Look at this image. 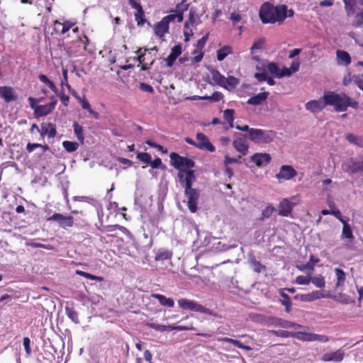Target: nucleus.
I'll use <instances>...</instances> for the list:
<instances>
[{"instance_id":"f257e3e1","label":"nucleus","mask_w":363,"mask_h":363,"mask_svg":"<svg viewBox=\"0 0 363 363\" xmlns=\"http://www.w3.org/2000/svg\"><path fill=\"white\" fill-rule=\"evenodd\" d=\"M294 11L287 10V6L280 5L274 6L269 3H264L259 10V18L263 23H275L283 22L287 16H292Z\"/></svg>"},{"instance_id":"f03ea898","label":"nucleus","mask_w":363,"mask_h":363,"mask_svg":"<svg viewBox=\"0 0 363 363\" xmlns=\"http://www.w3.org/2000/svg\"><path fill=\"white\" fill-rule=\"evenodd\" d=\"M187 9L186 5L178 4L173 13L163 17L160 22L155 25V34L159 38H162L168 33L170 22L177 21L180 23L183 21V11L187 10Z\"/></svg>"},{"instance_id":"7ed1b4c3","label":"nucleus","mask_w":363,"mask_h":363,"mask_svg":"<svg viewBox=\"0 0 363 363\" xmlns=\"http://www.w3.org/2000/svg\"><path fill=\"white\" fill-rule=\"evenodd\" d=\"M324 99L326 101V106H334L336 111H345L347 107L357 108L358 103L352 101L351 99L346 94H338L333 91H326L324 93Z\"/></svg>"},{"instance_id":"20e7f679","label":"nucleus","mask_w":363,"mask_h":363,"mask_svg":"<svg viewBox=\"0 0 363 363\" xmlns=\"http://www.w3.org/2000/svg\"><path fill=\"white\" fill-rule=\"evenodd\" d=\"M275 135L273 130L251 128L247 138L256 144H267L273 141Z\"/></svg>"},{"instance_id":"39448f33","label":"nucleus","mask_w":363,"mask_h":363,"mask_svg":"<svg viewBox=\"0 0 363 363\" xmlns=\"http://www.w3.org/2000/svg\"><path fill=\"white\" fill-rule=\"evenodd\" d=\"M179 306L184 310H190L195 312L209 314L214 315V313L199 304L198 302L187 298H180L178 300Z\"/></svg>"},{"instance_id":"423d86ee","label":"nucleus","mask_w":363,"mask_h":363,"mask_svg":"<svg viewBox=\"0 0 363 363\" xmlns=\"http://www.w3.org/2000/svg\"><path fill=\"white\" fill-rule=\"evenodd\" d=\"M342 169L350 175L363 176V158L362 160L350 158L342 164Z\"/></svg>"},{"instance_id":"0eeeda50","label":"nucleus","mask_w":363,"mask_h":363,"mask_svg":"<svg viewBox=\"0 0 363 363\" xmlns=\"http://www.w3.org/2000/svg\"><path fill=\"white\" fill-rule=\"evenodd\" d=\"M172 164L177 169H184L183 168H192L194 167V162L188 157L179 155L177 153L172 152L169 155Z\"/></svg>"},{"instance_id":"6e6552de","label":"nucleus","mask_w":363,"mask_h":363,"mask_svg":"<svg viewBox=\"0 0 363 363\" xmlns=\"http://www.w3.org/2000/svg\"><path fill=\"white\" fill-rule=\"evenodd\" d=\"M185 195L187 198V206L189 210L194 213L197 211L198 200L199 198V191L196 189H185Z\"/></svg>"},{"instance_id":"1a4fd4ad","label":"nucleus","mask_w":363,"mask_h":363,"mask_svg":"<svg viewBox=\"0 0 363 363\" xmlns=\"http://www.w3.org/2000/svg\"><path fill=\"white\" fill-rule=\"evenodd\" d=\"M50 99L51 100L50 103L45 105H40L36 108L35 115L36 118L46 116L51 113L55 108L57 104V99L54 96H50Z\"/></svg>"},{"instance_id":"9d476101","label":"nucleus","mask_w":363,"mask_h":363,"mask_svg":"<svg viewBox=\"0 0 363 363\" xmlns=\"http://www.w3.org/2000/svg\"><path fill=\"white\" fill-rule=\"evenodd\" d=\"M178 179L185 189H187L191 188L196 178L193 170L180 169L178 173Z\"/></svg>"},{"instance_id":"9b49d317","label":"nucleus","mask_w":363,"mask_h":363,"mask_svg":"<svg viewBox=\"0 0 363 363\" xmlns=\"http://www.w3.org/2000/svg\"><path fill=\"white\" fill-rule=\"evenodd\" d=\"M196 147L201 150L213 152L216 150L214 145L210 142L208 138L202 133L196 135Z\"/></svg>"},{"instance_id":"f8f14e48","label":"nucleus","mask_w":363,"mask_h":363,"mask_svg":"<svg viewBox=\"0 0 363 363\" xmlns=\"http://www.w3.org/2000/svg\"><path fill=\"white\" fill-rule=\"evenodd\" d=\"M246 138H247V135L236 133L233 143L234 148L242 155H245L248 152V145L246 143Z\"/></svg>"},{"instance_id":"ddd939ff","label":"nucleus","mask_w":363,"mask_h":363,"mask_svg":"<svg viewBox=\"0 0 363 363\" xmlns=\"http://www.w3.org/2000/svg\"><path fill=\"white\" fill-rule=\"evenodd\" d=\"M297 174V172L291 165H282L280 167L279 173L276 174V178L279 181L281 180H290Z\"/></svg>"},{"instance_id":"4468645a","label":"nucleus","mask_w":363,"mask_h":363,"mask_svg":"<svg viewBox=\"0 0 363 363\" xmlns=\"http://www.w3.org/2000/svg\"><path fill=\"white\" fill-rule=\"evenodd\" d=\"M49 220H55L62 228H70L74 225V218L72 216H65L60 213H54L48 218Z\"/></svg>"},{"instance_id":"2eb2a0df","label":"nucleus","mask_w":363,"mask_h":363,"mask_svg":"<svg viewBox=\"0 0 363 363\" xmlns=\"http://www.w3.org/2000/svg\"><path fill=\"white\" fill-rule=\"evenodd\" d=\"M326 106V101L324 96L318 100H311L305 105L306 109L313 113L320 112Z\"/></svg>"},{"instance_id":"dca6fc26","label":"nucleus","mask_w":363,"mask_h":363,"mask_svg":"<svg viewBox=\"0 0 363 363\" xmlns=\"http://www.w3.org/2000/svg\"><path fill=\"white\" fill-rule=\"evenodd\" d=\"M267 69L270 74L277 78H282L284 77H290V73L288 72L287 67L280 69L278 65L275 62H270L267 65Z\"/></svg>"},{"instance_id":"f3484780","label":"nucleus","mask_w":363,"mask_h":363,"mask_svg":"<svg viewBox=\"0 0 363 363\" xmlns=\"http://www.w3.org/2000/svg\"><path fill=\"white\" fill-rule=\"evenodd\" d=\"M345 355V351L342 349H339L335 352L323 354L321 359L323 362H340L343 360Z\"/></svg>"},{"instance_id":"a211bd4d","label":"nucleus","mask_w":363,"mask_h":363,"mask_svg":"<svg viewBox=\"0 0 363 363\" xmlns=\"http://www.w3.org/2000/svg\"><path fill=\"white\" fill-rule=\"evenodd\" d=\"M328 296L325 295L322 292L319 291H315L311 293L307 294H299L296 295L295 296L296 299H298L303 302H311L315 300L321 298H326Z\"/></svg>"},{"instance_id":"6ab92c4d","label":"nucleus","mask_w":363,"mask_h":363,"mask_svg":"<svg viewBox=\"0 0 363 363\" xmlns=\"http://www.w3.org/2000/svg\"><path fill=\"white\" fill-rule=\"evenodd\" d=\"M271 156L268 153H255L251 157V161L257 167L265 166L271 161Z\"/></svg>"},{"instance_id":"aec40b11","label":"nucleus","mask_w":363,"mask_h":363,"mask_svg":"<svg viewBox=\"0 0 363 363\" xmlns=\"http://www.w3.org/2000/svg\"><path fill=\"white\" fill-rule=\"evenodd\" d=\"M271 325L275 327H279L283 328H300L299 325L296 324L291 321L284 320L279 318H273L271 319Z\"/></svg>"},{"instance_id":"412c9836","label":"nucleus","mask_w":363,"mask_h":363,"mask_svg":"<svg viewBox=\"0 0 363 363\" xmlns=\"http://www.w3.org/2000/svg\"><path fill=\"white\" fill-rule=\"evenodd\" d=\"M0 97L6 103H9L16 99L13 88L10 86H0Z\"/></svg>"},{"instance_id":"4be33fe9","label":"nucleus","mask_w":363,"mask_h":363,"mask_svg":"<svg viewBox=\"0 0 363 363\" xmlns=\"http://www.w3.org/2000/svg\"><path fill=\"white\" fill-rule=\"evenodd\" d=\"M182 54V46L181 45H177L174 46L171 52L167 57L166 61H167V65L168 67H172L176 59Z\"/></svg>"},{"instance_id":"5701e85b","label":"nucleus","mask_w":363,"mask_h":363,"mask_svg":"<svg viewBox=\"0 0 363 363\" xmlns=\"http://www.w3.org/2000/svg\"><path fill=\"white\" fill-rule=\"evenodd\" d=\"M269 94V93L267 91L259 93L248 99L247 104L254 106L260 105L267 100Z\"/></svg>"},{"instance_id":"b1692460","label":"nucleus","mask_w":363,"mask_h":363,"mask_svg":"<svg viewBox=\"0 0 363 363\" xmlns=\"http://www.w3.org/2000/svg\"><path fill=\"white\" fill-rule=\"evenodd\" d=\"M337 62L340 65L347 66L351 63V57L348 52L344 50H337Z\"/></svg>"},{"instance_id":"393cba45","label":"nucleus","mask_w":363,"mask_h":363,"mask_svg":"<svg viewBox=\"0 0 363 363\" xmlns=\"http://www.w3.org/2000/svg\"><path fill=\"white\" fill-rule=\"evenodd\" d=\"M151 296L158 300L161 306L172 308L174 306V301L172 298H167L165 296L160 294H152Z\"/></svg>"},{"instance_id":"a878e982","label":"nucleus","mask_w":363,"mask_h":363,"mask_svg":"<svg viewBox=\"0 0 363 363\" xmlns=\"http://www.w3.org/2000/svg\"><path fill=\"white\" fill-rule=\"evenodd\" d=\"M129 5L134 9L137 10V13L135 14V19L138 25H143V21L139 20V17L144 16V12L141 5L135 0H128Z\"/></svg>"},{"instance_id":"bb28decb","label":"nucleus","mask_w":363,"mask_h":363,"mask_svg":"<svg viewBox=\"0 0 363 363\" xmlns=\"http://www.w3.org/2000/svg\"><path fill=\"white\" fill-rule=\"evenodd\" d=\"M238 84V79L235 77L230 76L228 77H225L223 84L221 85V87H223L228 91H232L235 89Z\"/></svg>"},{"instance_id":"cd10ccee","label":"nucleus","mask_w":363,"mask_h":363,"mask_svg":"<svg viewBox=\"0 0 363 363\" xmlns=\"http://www.w3.org/2000/svg\"><path fill=\"white\" fill-rule=\"evenodd\" d=\"M342 1L347 16H353L356 12L357 0H342Z\"/></svg>"},{"instance_id":"c85d7f7f","label":"nucleus","mask_w":363,"mask_h":363,"mask_svg":"<svg viewBox=\"0 0 363 363\" xmlns=\"http://www.w3.org/2000/svg\"><path fill=\"white\" fill-rule=\"evenodd\" d=\"M293 207L290 204V201L288 199H284L280 203L279 206V214L281 216H288L292 211Z\"/></svg>"},{"instance_id":"c756f323","label":"nucleus","mask_w":363,"mask_h":363,"mask_svg":"<svg viewBox=\"0 0 363 363\" xmlns=\"http://www.w3.org/2000/svg\"><path fill=\"white\" fill-rule=\"evenodd\" d=\"M341 238L342 239H347L350 243L353 242L354 237L352 234V228L349 224H345L343 226Z\"/></svg>"},{"instance_id":"7c9ffc66","label":"nucleus","mask_w":363,"mask_h":363,"mask_svg":"<svg viewBox=\"0 0 363 363\" xmlns=\"http://www.w3.org/2000/svg\"><path fill=\"white\" fill-rule=\"evenodd\" d=\"M233 52L232 48L229 45H225L217 50V59L218 61H223L228 55Z\"/></svg>"},{"instance_id":"2f4dec72","label":"nucleus","mask_w":363,"mask_h":363,"mask_svg":"<svg viewBox=\"0 0 363 363\" xmlns=\"http://www.w3.org/2000/svg\"><path fill=\"white\" fill-rule=\"evenodd\" d=\"M351 25L354 28H363V10L355 12Z\"/></svg>"},{"instance_id":"473e14b6","label":"nucleus","mask_w":363,"mask_h":363,"mask_svg":"<svg viewBox=\"0 0 363 363\" xmlns=\"http://www.w3.org/2000/svg\"><path fill=\"white\" fill-rule=\"evenodd\" d=\"M77 100L80 102L82 108L87 110L90 114L94 116L95 118H99V113L91 109L90 104L86 99L77 97Z\"/></svg>"},{"instance_id":"72a5a7b5","label":"nucleus","mask_w":363,"mask_h":363,"mask_svg":"<svg viewBox=\"0 0 363 363\" xmlns=\"http://www.w3.org/2000/svg\"><path fill=\"white\" fill-rule=\"evenodd\" d=\"M347 141L359 147H363V137L350 133L346 135Z\"/></svg>"},{"instance_id":"f704fd0d","label":"nucleus","mask_w":363,"mask_h":363,"mask_svg":"<svg viewBox=\"0 0 363 363\" xmlns=\"http://www.w3.org/2000/svg\"><path fill=\"white\" fill-rule=\"evenodd\" d=\"M211 74L212 80L216 84L220 86H221V85L223 84V81L225 77L221 74L218 70L212 69L211 71Z\"/></svg>"},{"instance_id":"c9c22d12","label":"nucleus","mask_w":363,"mask_h":363,"mask_svg":"<svg viewBox=\"0 0 363 363\" xmlns=\"http://www.w3.org/2000/svg\"><path fill=\"white\" fill-rule=\"evenodd\" d=\"M65 313L67 317L74 323H79V320L78 318L77 312L74 309V308L66 306L65 307Z\"/></svg>"},{"instance_id":"e433bc0d","label":"nucleus","mask_w":363,"mask_h":363,"mask_svg":"<svg viewBox=\"0 0 363 363\" xmlns=\"http://www.w3.org/2000/svg\"><path fill=\"white\" fill-rule=\"evenodd\" d=\"M335 272L337 277L336 287L343 286L345 281L346 275L343 270L337 268L335 269Z\"/></svg>"},{"instance_id":"4c0bfd02","label":"nucleus","mask_w":363,"mask_h":363,"mask_svg":"<svg viewBox=\"0 0 363 363\" xmlns=\"http://www.w3.org/2000/svg\"><path fill=\"white\" fill-rule=\"evenodd\" d=\"M146 325L150 328L154 329L160 332L170 331V325H164L151 322L146 323Z\"/></svg>"},{"instance_id":"58836bf2","label":"nucleus","mask_w":363,"mask_h":363,"mask_svg":"<svg viewBox=\"0 0 363 363\" xmlns=\"http://www.w3.org/2000/svg\"><path fill=\"white\" fill-rule=\"evenodd\" d=\"M62 146L67 152H72L78 149L79 144L77 142L66 140L62 143Z\"/></svg>"},{"instance_id":"ea45409f","label":"nucleus","mask_w":363,"mask_h":363,"mask_svg":"<svg viewBox=\"0 0 363 363\" xmlns=\"http://www.w3.org/2000/svg\"><path fill=\"white\" fill-rule=\"evenodd\" d=\"M54 25L56 26H62V28L61 30L62 34H65L71 28L74 26V23L72 21H65L63 23H60L59 21L56 20L54 21Z\"/></svg>"},{"instance_id":"a19ab883","label":"nucleus","mask_w":363,"mask_h":363,"mask_svg":"<svg viewBox=\"0 0 363 363\" xmlns=\"http://www.w3.org/2000/svg\"><path fill=\"white\" fill-rule=\"evenodd\" d=\"M73 128L74 133L78 139L81 143L84 142V137L83 134V128L81 125L77 123V122H74L73 124Z\"/></svg>"},{"instance_id":"79ce46f5","label":"nucleus","mask_w":363,"mask_h":363,"mask_svg":"<svg viewBox=\"0 0 363 363\" xmlns=\"http://www.w3.org/2000/svg\"><path fill=\"white\" fill-rule=\"evenodd\" d=\"M56 133V129L54 127L52 126L51 128L49 129L47 125H42L40 134L41 136L48 135L49 138H53L55 136Z\"/></svg>"},{"instance_id":"37998d69","label":"nucleus","mask_w":363,"mask_h":363,"mask_svg":"<svg viewBox=\"0 0 363 363\" xmlns=\"http://www.w3.org/2000/svg\"><path fill=\"white\" fill-rule=\"evenodd\" d=\"M294 337H296V338H298V340H301L302 341L312 342L313 337V333L299 332V333H294Z\"/></svg>"},{"instance_id":"c03bdc74","label":"nucleus","mask_w":363,"mask_h":363,"mask_svg":"<svg viewBox=\"0 0 363 363\" xmlns=\"http://www.w3.org/2000/svg\"><path fill=\"white\" fill-rule=\"evenodd\" d=\"M223 117L229 123L230 127L233 126L234 111L233 109H226L224 111Z\"/></svg>"},{"instance_id":"a18cd8bd","label":"nucleus","mask_w":363,"mask_h":363,"mask_svg":"<svg viewBox=\"0 0 363 363\" xmlns=\"http://www.w3.org/2000/svg\"><path fill=\"white\" fill-rule=\"evenodd\" d=\"M311 281L318 288H323L325 285V279L323 276L311 277Z\"/></svg>"},{"instance_id":"49530a36","label":"nucleus","mask_w":363,"mask_h":363,"mask_svg":"<svg viewBox=\"0 0 363 363\" xmlns=\"http://www.w3.org/2000/svg\"><path fill=\"white\" fill-rule=\"evenodd\" d=\"M171 256L172 254L167 250L159 251L155 256V260L163 261L165 259H170Z\"/></svg>"},{"instance_id":"de8ad7c7","label":"nucleus","mask_w":363,"mask_h":363,"mask_svg":"<svg viewBox=\"0 0 363 363\" xmlns=\"http://www.w3.org/2000/svg\"><path fill=\"white\" fill-rule=\"evenodd\" d=\"M208 38V35L207 34L199 40V41L196 44V48L195 50L194 51V54H196L197 52V51H202L203 48H204V46L206 43Z\"/></svg>"},{"instance_id":"09e8293b","label":"nucleus","mask_w":363,"mask_h":363,"mask_svg":"<svg viewBox=\"0 0 363 363\" xmlns=\"http://www.w3.org/2000/svg\"><path fill=\"white\" fill-rule=\"evenodd\" d=\"M76 274L91 280L101 281L102 279L100 277H97L80 270H77Z\"/></svg>"},{"instance_id":"8fccbe9b","label":"nucleus","mask_w":363,"mask_h":363,"mask_svg":"<svg viewBox=\"0 0 363 363\" xmlns=\"http://www.w3.org/2000/svg\"><path fill=\"white\" fill-rule=\"evenodd\" d=\"M270 333L277 337H289L291 336L294 337V333H290L286 330H270Z\"/></svg>"},{"instance_id":"3c124183","label":"nucleus","mask_w":363,"mask_h":363,"mask_svg":"<svg viewBox=\"0 0 363 363\" xmlns=\"http://www.w3.org/2000/svg\"><path fill=\"white\" fill-rule=\"evenodd\" d=\"M137 158L145 164H150L151 162V156L146 152H138Z\"/></svg>"},{"instance_id":"603ef678","label":"nucleus","mask_w":363,"mask_h":363,"mask_svg":"<svg viewBox=\"0 0 363 363\" xmlns=\"http://www.w3.org/2000/svg\"><path fill=\"white\" fill-rule=\"evenodd\" d=\"M281 296L283 297L284 299L281 301V303L283 306L286 307V311L289 313L291 311V303L289 296L284 293H281Z\"/></svg>"},{"instance_id":"864d4df0","label":"nucleus","mask_w":363,"mask_h":363,"mask_svg":"<svg viewBox=\"0 0 363 363\" xmlns=\"http://www.w3.org/2000/svg\"><path fill=\"white\" fill-rule=\"evenodd\" d=\"M264 43L265 39L264 38H259L257 40H256L251 48V53H253L257 50H261Z\"/></svg>"},{"instance_id":"5fc2aeb1","label":"nucleus","mask_w":363,"mask_h":363,"mask_svg":"<svg viewBox=\"0 0 363 363\" xmlns=\"http://www.w3.org/2000/svg\"><path fill=\"white\" fill-rule=\"evenodd\" d=\"M296 268L298 269H299L300 271L301 272H313L314 270V268H313V264H311V262H307L306 264H298V265H296Z\"/></svg>"},{"instance_id":"6e6d98bb","label":"nucleus","mask_w":363,"mask_h":363,"mask_svg":"<svg viewBox=\"0 0 363 363\" xmlns=\"http://www.w3.org/2000/svg\"><path fill=\"white\" fill-rule=\"evenodd\" d=\"M311 282L310 276H298L296 278V283L299 285H308Z\"/></svg>"},{"instance_id":"4d7b16f0","label":"nucleus","mask_w":363,"mask_h":363,"mask_svg":"<svg viewBox=\"0 0 363 363\" xmlns=\"http://www.w3.org/2000/svg\"><path fill=\"white\" fill-rule=\"evenodd\" d=\"M194 328L192 325H170V331L172 330H178V331H185V330H194Z\"/></svg>"},{"instance_id":"13d9d810","label":"nucleus","mask_w":363,"mask_h":363,"mask_svg":"<svg viewBox=\"0 0 363 363\" xmlns=\"http://www.w3.org/2000/svg\"><path fill=\"white\" fill-rule=\"evenodd\" d=\"M116 229L120 230L123 233L130 234V232L123 226L119 225H108L106 228V231L111 232Z\"/></svg>"},{"instance_id":"bf43d9fd","label":"nucleus","mask_w":363,"mask_h":363,"mask_svg":"<svg viewBox=\"0 0 363 363\" xmlns=\"http://www.w3.org/2000/svg\"><path fill=\"white\" fill-rule=\"evenodd\" d=\"M150 164L154 169H163L164 168V166L162 164V160L159 157H157L153 161L151 160V162L150 163Z\"/></svg>"},{"instance_id":"052dcab7","label":"nucleus","mask_w":363,"mask_h":363,"mask_svg":"<svg viewBox=\"0 0 363 363\" xmlns=\"http://www.w3.org/2000/svg\"><path fill=\"white\" fill-rule=\"evenodd\" d=\"M299 67H300V62L299 61H294V62H292V63L291 64L290 67L288 68V72L290 73V76H291V74L293 73L296 72L299 69Z\"/></svg>"},{"instance_id":"680f3d73","label":"nucleus","mask_w":363,"mask_h":363,"mask_svg":"<svg viewBox=\"0 0 363 363\" xmlns=\"http://www.w3.org/2000/svg\"><path fill=\"white\" fill-rule=\"evenodd\" d=\"M252 264L254 267V270L256 272L260 273L262 271L265 269V267L262 265L259 261H257L255 259H253L252 261Z\"/></svg>"},{"instance_id":"e2e57ef3","label":"nucleus","mask_w":363,"mask_h":363,"mask_svg":"<svg viewBox=\"0 0 363 363\" xmlns=\"http://www.w3.org/2000/svg\"><path fill=\"white\" fill-rule=\"evenodd\" d=\"M41 100L42 99H36L33 98V97H29L28 98V101H29V104H30V106L34 111V115H35V109H36V108L40 106V105H38V103L41 101Z\"/></svg>"},{"instance_id":"0e129e2a","label":"nucleus","mask_w":363,"mask_h":363,"mask_svg":"<svg viewBox=\"0 0 363 363\" xmlns=\"http://www.w3.org/2000/svg\"><path fill=\"white\" fill-rule=\"evenodd\" d=\"M274 211V208L271 206H267L262 211V218H269L272 214L273 213Z\"/></svg>"},{"instance_id":"69168bd1","label":"nucleus","mask_w":363,"mask_h":363,"mask_svg":"<svg viewBox=\"0 0 363 363\" xmlns=\"http://www.w3.org/2000/svg\"><path fill=\"white\" fill-rule=\"evenodd\" d=\"M194 23H196V16L194 13L192 11H190L189 20L185 23L184 27L186 29L189 24L193 25Z\"/></svg>"},{"instance_id":"338daca9","label":"nucleus","mask_w":363,"mask_h":363,"mask_svg":"<svg viewBox=\"0 0 363 363\" xmlns=\"http://www.w3.org/2000/svg\"><path fill=\"white\" fill-rule=\"evenodd\" d=\"M30 340L28 337H26L23 338V346L28 356H30L31 353V349L30 347Z\"/></svg>"},{"instance_id":"774afa93","label":"nucleus","mask_w":363,"mask_h":363,"mask_svg":"<svg viewBox=\"0 0 363 363\" xmlns=\"http://www.w3.org/2000/svg\"><path fill=\"white\" fill-rule=\"evenodd\" d=\"M140 89L143 91H147L149 93H152L154 91L153 88L150 85L144 82L140 84Z\"/></svg>"}]
</instances>
